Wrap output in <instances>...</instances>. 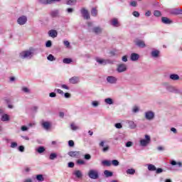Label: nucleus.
<instances>
[{
  "label": "nucleus",
  "mask_w": 182,
  "mask_h": 182,
  "mask_svg": "<svg viewBox=\"0 0 182 182\" xmlns=\"http://www.w3.org/2000/svg\"><path fill=\"white\" fill-rule=\"evenodd\" d=\"M88 177L92 178V180H97V178H99V172L97 170L90 169L88 172Z\"/></svg>",
  "instance_id": "nucleus-1"
},
{
  "label": "nucleus",
  "mask_w": 182,
  "mask_h": 182,
  "mask_svg": "<svg viewBox=\"0 0 182 182\" xmlns=\"http://www.w3.org/2000/svg\"><path fill=\"white\" fill-rule=\"evenodd\" d=\"M127 70V65L124 63H119L117 65V72L118 73H123Z\"/></svg>",
  "instance_id": "nucleus-2"
},
{
  "label": "nucleus",
  "mask_w": 182,
  "mask_h": 182,
  "mask_svg": "<svg viewBox=\"0 0 182 182\" xmlns=\"http://www.w3.org/2000/svg\"><path fill=\"white\" fill-rule=\"evenodd\" d=\"M33 56V52L31 50L23 51L20 53V58L21 59H26V58H32Z\"/></svg>",
  "instance_id": "nucleus-3"
},
{
  "label": "nucleus",
  "mask_w": 182,
  "mask_h": 182,
  "mask_svg": "<svg viewBox=\"0 0 182 182\" xmlns=\"http://www.w3.org/2000/svg\"><path fill=\"white\" fill-rule=\"evenodd\" d=\"M145 139H141L140 141V144L141 146H147V144H149L150 143V141H151V138H150V136L149 135H145Z\"/></svg>",
  "instance_id": "nucleus-4"
},
{
  "label": "nucleus",
  "mask_w": 182,
  "mask_h": 182,
  "mask_svg": "<svg viewBox=\"0 0 182 182\" xmlns=\"http://www.w3.org/2000/svg\"><path fill=\"white\" fill-rule=\"evenodd\" d=\"M27 21L28 18L25 16L19 17L17 20V23H18V25H25Z\"/></svg>",
  "instance_id": "nucleus-5"
},
{
  "label": "nucleus",
  "mask_w": 182,
  "mask_h": 182,
  "mask_svg": "<svg viewBox=\"0 0 182 182\" xmlns=\"http://www.w3.org/2000/svg\"><path fill=\"white\" fill-rule=\"evenodd\" d=\"M134 43L138 48H146V43L141 40L136 39L134 41Z\"/></svg>",
  "instance_id": "nucleus-6"
},
{
  "label": "nucleus",
  "mask_w": 182,
  "mask_h": 182,
  "mask_svg": "<svg viewBox=\"0 0 182 182\" xmlns=\"http://www.w3.org/2000/svg\"><path fill=\"white\" fill-rule=\"evenodd\" d=\"M81 14L84 19H90V15L89 14V11L86 9H82Z\"/></svg>",
  "instance_id": "nucleus-7"
},
{
  "label": "nucleus",
  "mask_w": 182,
  "mask_h": 182,
  "mask_svg": "<svg viewBox=\"0 0 182 182\" xmlns=\"http://www.w3.org/2000/svg\"><path fill=\"white\" fill-rule=\"evenodd\" d=\"M50 16H51V18H59V16H60V13L58 9L53 10L50 11Z\"/></svg>",
  "instance_id": "nucleus-8"
},
{
  "label": "nucleus",
  "mask_w": 182,
  "mask_h": 182,
  "mask_svg": "<svg viewBox=\"0 0 182 182\" xmlns=\"http://www.w3.org/2000/svg\"><path fill=\"white\" fill-rule=\"evenodd\" d=\"M145 117L147 120H153L154 119V112L151 111L146 112L145 113Z\"/></svg>",
  "instance_id": "nucleus-9"
},
{
  "label": "nucleus",
  "mask_w": 182,
  "mask_h": 182,
  "mask_svg": "<svg viewBox=\"0 0 182 182\" xmlns=\"http://www.w3.org/2000/svg\"><path fill=\"white\" fill-rule=\"evenodd\" d=\"M107 82L108 83H110L111 85H114V83L117 82V79L116 78V77L108 76L107 77Z\"/></svg>",
  "instance_id": "nucleus-10"
},
{
  "label": "nucleus",
  "mask_w": 182,
  "mask_h": 182,
  "mask_svg": "<svg viewBox=\"0 0 182 182\" xmlns=\"http://www.w3.org/2000/svg\"><path fill=\"white\" fill-rule=\"evenodd\" d=\"M140 59V55L133 53L130 55V60H132V62H136Z\"/></svg>",
  "instance_id": "nucleus-11"
},
{
  "label": "nucleus",
  "mask_w": 182,
  "mask_h": 182,
  "mask_svg": "<svg viewBox=\"0 0 182 182\" xmlns=\"http://www.w3.org/2000/svg\"><path fill=\"white\" fill-rule=\"evenodd\" d=\"M73 176H75L77 178H82L83 177V173L80 170H75L73 173Z\"/></svg>",
  "instance_id": "nucleus-12"
},
{
  "label": "nucleus",
  "mask_w": 182,
  "mask_h": 182,
  "mask_svg": "<svg viewBox=\"0 0 182 182\" xmlns=\"http://www.w3.org/2000/svg\"><path fill=\"white\" fill-rule=\"evenodd\" d=\"M48 36L50 38H56L58 36V31L56 30H50L48 31Z\"/></svg>",
  "instance_id": "nucleus-13"
},
{
  "label": "nucleus",
  "mask_w": 182,
  "mask_h": 182,
  "mask_svg": "<svg viewBox=\"0 0 182 182\" xmlns=\"http://www.w3.org/2000/svg\"><path fill=\"white\" fill-rule=\"evenodd\" d=\"M70 83H72V85H76V83H79L80 80L79 77H73L70 78Z\"/></svg>",
  "instance_id": "nucleus-14"
},
{
  "label": "nucleus",
  "mask_w": 182,
  "mask_h": 182,
  "mask_svg": "<svg viewBox=\"0 0 182 182\" xmlns=\"http://www.w3.org/2000/svg\"><path fill=\"white\" fill-rule=\"evenodd\" d=\"M102 31L103 30L100 27H94L92 28V32L94 33H95L96 35H99V34L102 33Z\"/></svg>",
  "instance_id": "nucleus-15"
},
{
  "label": "nucleus",
  "mask_w": 182,
  "mask_h": 182,
  "mask_svg": "<svg viewBox=\"0 0 182 182\" xmlns=\"http://www.w3.org/2000/svg\"><path fill=\"white\" fill-rule=\"evenodd\" d=\"M151 55L152 56V58H159V56H160V51L159 50H152L151 53Z\"/></svg>",
  "instance_id": "nucleus-16"
},
{
  "label": "nucleus",
  "mask_w": 182,
  "mask_h": 182,
  "mask_svg": "<svg viewBox=\"0 0 182 182\" xmlns=\"http://www.w3.org/2000/svg\"><path fill=\"white\" fill-rule=\"evenodd\" d=\"M96 60L100 65H107V63H109V60L96 58Z\"/></svg>",
  "instance_id": "nucleus-17"
},
{
  "label": "nucleus",
  "mask_w": 182,
  "mask_h": 182,
  "mask_svg": "<svg viewBox=\"0 0 182 182\" xmlns=\"http://www.w3.org/2000/svg\"><path fill=\"white\" fill-rule=\"evenodd\" d=\"M68 156L70 157H79V151H70L68 152Z\"/></svg>",
  "instance_id": "nucleus-18"
},
{
  "label": "nucleus",
  "mask_w": 182,
  "mask_h": 182,
  "mask_svg": "<svg viewBox=\"0 0 182 182\" xmlns=\"http://www.w3.org/2000/svg\"><path fill=\"white\" fill-rule=\"evenodd\" d=\"M127 123L130 129H136V127H137V124H136L133 121H128Z\"/></svg>",
  "instance_id": "nucleus-19"
},
{
  "label": "nucleus",
  "mask_w": 182,
  "mask_h": 182,
  "mask_svg": "<svg viewBox=\"0 0 182 182\" xmlns=\"http://www.w3.org/2000/svg\"><path fill=\"white\" fill-rule=\"evenodd\" d=\"M161 21H162L163 23H166V24H170V23H172V22H173V21H171V20H170L167 17H162Z\"/></svg>",
  "instance_id": "nucleus-20"
},
{
  "label": "nucleus",
  "mask_w": 182,
  "mask_h": 182,
  "mask_svg": "<svg viewBox=\"0 0 182 182\" xmlns=\"http://www.w3.org/2000/svg\"><path fill=\"white\" fill-rule=\"evenodd\" d=\"M164 86H166V89L168 92H173L174 90L173 86L168 85L167 82H164Z\"/></svg>",
  "instance_id": "nucleus-21"
},
{
  "label": "nucleus",
  "mask_w": 182,
  "mask_h": 182,
  "mask_svg": "<svg viewBox=\"0 0 182 182\" xmlns=\"http://www.w3.org/2000/svg\"><path fill=\"white\" fill-rule=\"evenodd\" d=\"M2 122H9V115L4 114L1 116Z\"/></svg>",
  "instance_id": "nucleus-22"
},
{
  "label": "nucleus",
  "mask_w": 182,
  "mask_h": 182,
  "mask_svg": "<svg viewBox=\"0 0 182 182\" xmlns=\"http://www.w3.org/2000/svg\"><path fill=\"white\" fill-rule=\"evenodd\" d=\"M170 79L172 80H178V79H180V76H178L177 74H171L170 75Z\"/></svg>",
  "instance_id": "nucleus-23"
},
{
  "label": "nucleus",
  "mask_w": 182,
  "mask_h": 182,
  "mask_svg": "<svg viewBox=\"0 0 182 182\" xmlns=\"http://www.w3.org/2000/svg\"><path fill=\"white\" fill-rule=\"evenodd\" d=\"M104 174H105V177H112L113 176V172H112L110 171L105 170L104 171Z\"/></svg>",
  "instance_id": "nucleus-24"
},
{
  "label": "nucleus",
  "mask_w": 182,
  "mask_h": 182,
  "mask_svg": "<svg viewBox=\"0 0 182 182\" xmlns=\"http://www.w3.org/2000/svg\"><path fill=\"white\" fill-rule=\"evenodd\" d=\"M36 151H37V153H39L40 154H41V153H43L45 151V147L39 146L38 148H37L36 149Z\"/></svg>",
  "instance_id": "nucleus-25"
},
{
  "label": "nucleus",
  "mask_w": 182,
  "mask_h": 182,
  "mask_svg": "<svg viewBox=\"0 0 182 182\" xmlns=\"http://www.w3.org/2000/svg\"><path fill=\"white\" fill-rule=\"evenodd\" d=\"M42 126L46 130H49V128L50 127V124H49V122H43L42 124Z\"/></svg>",
  "instance_id": "nucleus-26"
},
{
  "label": "nucleus",
  "mask_w": 182,
  "mask_h": 182,
  "mask_svg": "<svg viewBox=\"0 0 182 182\" xmlns=\"http://www.w3.org/2000/svg\"><path fill=\"white\" fill-rule=\"evenodd\" d=\"M148 170H149V171H156V166L153 164H149L148 165Z\"/></svg>",
  "instance_id": "nucleus-27"
},
{
  "label": "nucleus",
  "mask_w": 182,
  "mask_h": 182,
  "mask_svg": "<svg viewBox=\"0 0 182 182\" xmlns=\"http://www.w3.org/2000/svg\"><path fill=\"white\" fill-rule=\"evenodd\" d=\"M112 25L116 27L119 26V21L117 20V18L112 19Z\"/></svg>",
  "instance_id": "nucleus-28"
},
{
  "label": "nucleus",
  "mask_w": 182,
  "mask_h": 182,
  "mask_svg": "<svg viewBox=\"0 0 182 182\" xmlns=\"http://www.w3.org/2000/svg\"><path fill=\"white\" fill-rule=\"evenodd\" d=\"M102 163L104 166H107V167H110V166H112V162H110V161L105 160L102 161Z\"/></svg>",
  "instance_id": "nucleus-29"
},
{
  "label": "nucleus",
  "mask_w": 182,
  "mask_h": 182,
  "mask_svg": "<svg viewBox=\"0 0 182 182\" xmlns=\"http://www.w3.org/2000/svg\"><path fill=\"white\" fill-rule=\"evenodd\" d=\"M36 180H38V181H43L45 180V178H43V175L42 174L37 175Z\"/></svg>",
  "instance_id": "nucleus-30"
},
{
  "label": "nucleus",
  "mask_w": 182,
  "mask_h": 182,
  "mask_svg": "<svg viewBox=\"0 0 182 182\" xmlns=\"http://www.w3.org/2000/svg\"><path fill=\"white\" fill-rule=\"evenodd\" d=\"M91 15L92 16H97V9H96V8H92L91 11Z\"/></svg>",
  "instance_id": "nucleus-31"
},
{
  "label": "nucleus",
  "mask_w": 182,
  "mask_h": 182,
  "mask_svg": "<svg viewBox=\"0 0 182 182\" xmlns=\"http://www.w3.org/2000/svg\"><path fill=\"white\" fill-rule=\"evenodd\" d=\"M63 63H65L67 65H69V63H72L73 60L71 58H64L63 60Z\"/></svg>",
  "instance_id": "nucleus-32"
},
{
  "label": "nucleus",
  "mask_w": 182,
  "mask_h": 182,
  "mask_svg": "<svg viewBox=\"0 0 182 182\" xmlns=\"http://www.w3.org/2000/svg\"><path fill=\"white\" fill-rule=\"evenodd\" d=\"M105 102L107 105H113V100L112 98H106Z\"/></svg>",
  "instance_id": "nucleus-33"
},
{
  "label": "nucleus",
  "mask_w": 182,
  "mask_h": 182,
  "mask_svg": "<svg viewBox=\"0 0 182 182\" xmlns=\"http://www.w3.org/2000/svg\"><path fill=\"white\" fill-rule=\"evenodd\" d=\"M66 4L67 5H74L76 4V0H67Z\"/></svg>",
  "instance_id": "nucleus-34"
},
{
  "label": "nucleus",
  "mask_w": 182,
  "mask_h": 182,
  "mask_svg": "<svg viewBox=\"0 0 182 182\" xmlns=\"http://www.w3.org/2000/svg\"><path fill=\"white\" fill-rule=\"evenodd\" d=\"M56 157H58V155H56V154L55 153H52L51 154H50V160H55V159H56Z\"/></svg>",
  "instance_id": "nucleus-35"
},
{
  "label": "nucleus",
  "mask_w": 182,
  "mask_h": 182,
  "mask_svg": "<svg viewBox=\"0 0 182 182\" xmlns=\"http://www.w3.org/2000/svg\"><path fill=\"white\" fill-rule=\"evenodd\" d=\"M47 59H48V60H50V62H53V60H56V58H55V57L53 55H51V54H50L48 56Z\"/></svg>",
  "instance_id": "nucleus-36"
},
{
  "label": "nucleus",
  "mask_w": 182,
  "mask_h": 182,
  "mask_svg": "<svg viewBox=\"0 0 182 182\" xmlns=\"http://www.w3.org/2000/svg\"><path fill=\"white\" fill-rule=\"evenodd\" d=\"M136 173V171L133 168L127 170V173L128 174H134Z\"/></svg>",
  "instance_id": "nucleus-37"
},
{
  "label": "nucleus",
  "mask_w": 182,
  "mask_h": 182,
  "mask_svg": "<svg viewBox=\"0 0 182 182\" xmlns=\"http://www.w3.org/2000/svg\"><path fill=\"white\" fill-rule=\"evenodd\" d=\"M154 16H161V12L160 11L156 10L154 12Z\"/></svg>",
  "instance_id": "nucleus-38"
},
{
  "label": "nucleus",
  "mask_w": 182,
  "mask_h": 182,
  "mask_svg": "<svg viewBox=\"0 0 182 182\" xmlns=\"http://www.w3.org/2000/svg\"><path fill=\"white\" fill-rule=\"evenodd\" d=\"M46 48H51L52 47V41L48 40L46 43Z\"/></svg>",
  "instance_id": "nucleus-39"
},
{
  "label": "nucleus",
  "mask_w": 182,
  "mask_h": 182,
  "mask_svg": "<svg viewBox=\"0 0 182 182\" xmlns=\"http://www.w3.org/2000/svg\"><path fill=\"white\" fill-rule=\"evenodd\" d=\"M51 2H53V0H46L45 1H41V4H43L44 5H48L50 4Z\"/></svg>",
  "instance_id": "nucleus-40"
},
{
  "label": "nucleus",
  "mask_w": 182,
  "mask_h": 182,
  "mask_svg": "<svg viewBox=\"0 0 182 182\" xmlns=\"http://www.w3.org/2000/svg\"><path fill=\"white\" fill-rule=\"evenodd\" d=\"M70 127L72 130H77V129H79V127L75 125L73 123L71 124Z\"/></svg>",
  "instance_id": "nucleus-41"
},
{
  "label": "nucleus",
  "mask_w": 182,
  "mask_h": 182,
  "mask_svg": "<svg viewBox=\"0 0 182 182\" xmlns=\"http://www.w3.org/2000/svg\"><path fill=\"white\" fill-rule=\"evenodd\" d=\"M92 105L94 107H97V106H99V102L97 101H93L92 102Z\"/></svg>",
  "instance_id": "nucleus-42"
},
{
  "label": "nucleus",
  "mask_w": 182,
  "mask_h": 182,
  "mask_svg": "<svg viewBox=\"0 0 182 182\" xmlns=\"http://www.w3.org/2000/svg\"><path fill=\"white\" fill-rule=\"evenodd\" d=\"M68 146H70V147H73L75 146V142L73 141V140H70L68 141Z\"/></svg>",
  "instance_id": "nucleus-43"
},
{
  "label": "nucleus",
  "mask_w": 182,
  "mask_h": 182,
  "mask_svg": "<svg viewBox=\"0 0 182 182\" xmlns=\"http://www.w3.org/2000/svg\"><path fill=\"white\" fill-rule=\"evenodd\" d=\"M113 166H119V161L114 159L112 161Z\"/></svg>",
  "instance_id": "nucleus-44"
},
{
  "label": "nucleus",
  "mask_w": 182,
  "mask_h": 182,
  "mask_svg": "<svg viewBox=\"0 0 182 182\" xmlns=\"http://www.w3.org/2000/svg\"><path fill=\"white\" fill-rule=\"evenodd\" d=\"M18 146V144L16 142H12L11 144V149H15V147Z\"/></svg>",
  "instance_id": "nucleus-45"
},
{
  "label": "nucleus",
  "mask_w": 182,
  "mask_h": 182,
  "mask_svg": "<svg viewBox=\"0 0 182 182\" xmlns=\"http://www.w3.org/2000/svg\"><path fill=\"white\" fill-rule=\"evenodd\" d=\"M133 15L135 16V18H139V16H140V13L138 11H134Z\"/></svg>",
  "instance_id": "nucleus-46"
},
{
  "label": "nucleus",
  "mask_w": 182,
  "mask_h": 182,
  "mask_svg": "<svg viewBox=\"0 0 182 182\" xmlns=\"http://www.w3.org/2000/svg\"><path fill=\"white\" fill-rule=\"evenodd\" d=\"M115 127L117 129H122V127H123V126H122L121 123H117V124H115Z\"/></svg>",
  "instance_id": "nucleus-47"
},
{
  "label": "nucleus",
  "mask_w": 182,
  "mask_h": 182,
  "mask_svg": "<svg viewBox=\"0 0 182 182\" xmlns=\"http://www.w3.org/2000/svg\"><path fill=\"white\" fill-rule=\"evenodd\" d=\"M132 146H133V142L132 141L127 142L126 147H132Z\"/></svg>",
  "instance_id": "nucleus-48"
},
{
  "label": "nucleus",
  "mask_w": 182,
  "mask_h": 182,
  "mask_svg": "<svg viewBox=\"0 0 182 182\" xmlns=\"http://www.w3.org/2000/svg\"><path fill=\"white\" fill-rule=\"evenodd\" d=\"M131 6H137V1H133L130 3Z\"/></svg>",
  "instance_id": "nucleus-49"
},
{
  "label": "nucleus",
  "mask_w": 182,
  "mask_h": 182,
  "mask_svg": "<svg viewBox=\"0 0 182 182\" xmlns=\"http://www.w3.org/2000/svg\"><path fill=\"white\" fill-rule=\"evenodd\" d=\"M68 167H70V168H73V167H75V163L73 162L68 163Z\"/></svg>",
  "instance_id": "nucleus-50"
},
{
  "label": "nucleus",
  "mask_w": 182,
  "mask_h": 182,
  "mask_svg": "<svg viewBox=\"0 0 182 182\" xmlns=\"http://www.w3.org/2000/svg\"><path fill=\"white\" fill-rule=\"evenodd\" d=\"M28 127H26V126H23V127H21V130L22 131V132H26V131H28Z\"/></svg>",
  "instance_id": "nucleus-51"
},
{
  "label": "nucleus",
  "mask_w": 182,
  "mask_h": 182,
  "mask_svg": "<svg viewBox=\"0 0 182 182\" xmlns=\"http://www.w3.org/2000/svg\"><path fill=\"white\" fill-rule=\"evenodd\" d=\"M160 173H163V168H159L156 169V174H160Z\"/></svg>",
  "instance_id": "nucleus-52"
},
{
  "label": "nucleus",
  "mask_w": 182,
  "mask_h": 182,
  "mask_svg": "<svg viewBox=\"0 0 182 182\" xmlns=\"http://www.w3.org/2000/svg\"><path fill=\"white\" fill-rule=\"evenodd\" d=\"M18 150H19V151L23 152V151H25V147L23 146H20L18 147Z\"/></svg>",
  "instance_id": "nucleus-53"
},
{
  "label": "nucleus",
  "mask_w": 182,
  "mask_h": 182,
  "mask_svg": "<svg viewBox=\"0 0 182 182\" xmlns=\"http://www.w3.org/2000/svg\"><path fill=\"white\" fill-rule=\"evenodd\" d=\"M77 164H85V161L79 159L77 161Z\"/></svg>",
  "instance_id": "nucleus-54"
},
{
  "label": "nucleus",
  "mask_w": 182,
  "mask_h": 182,
  "mask_svg": "<svg viewBox=\"0 0 182 182\" xmlns=\"http://www.w3.org/2000/svg\"><path fill=\"white\" fill-rule=\"evenodd\" d=\"M132 112L134 113H137V112H139V107H134L133 109H132Z\"/></svg>",
  "instance_id": "nucleus-55"
},
{
  "label": "nucleus",
  "mask_w": 182,
  "mask_h": 182,
  "mask_svg": "<svg viewBox=\"0 0 182 182\" xmlns=\"http://www.w3.org/2000/svg\"><path fill=\"white\" fill-rule=\"evenodd\" d=\"M63 43L67 48H69V46H70V43H69V41H64Z\"/></svg>",
  "instance_id": "nucleus-56"
},
{
  "label": "nucleus",
  "mask_w": 182,
  "mask_h": 182,
  "mask_svg": "<svg viewBox=\"0 0 182 182\" xmlns=\"http://www.w3.org/2000/svg\"><path fill=\"white\" fill-rule=\"evenodd\" d=\"M175 14H176L177 15H180L182 14V10L181 9H177L175 11Z\"/></svg>",
  "instance_id": "nucleus-57"
},
{
  "label": "nucleus",
  "mask_w": 182,
  "mask_h": 182,
  "mask_svg": "<svg viewBox=\"0 0 182 182\" xmlns=\"http://www.w3.org/2000/svg\"><path fill=\"white\" fill-rule=\"evenodd\" d=\"M85 160H90V159H91L90 154H85Z\"/></svg>",
  "instance_id": "nucleus-58"
},
{
  "label": "nucleus",
  "mask_w": 182,
  "mask_h": 182,
  "mask_svg": "<svg viewBox=\"0 0 182 182\" xmlns=\"http://www.w3.org/2000/svg\"><path fill=\"white\" fill-rule=\"evenodd\" d=\"M171 132H173V133L177 134V129L174 127L171 128Z\"/></svg>",
  "instance_id": "nucleus-59"
},
{
  "label": "nucleus",
  "mask_w": 182,
  "mask_h": 182,
  "mask_svg": "<svg viewBox=\"0 0 182 182\" xmlns=\"http://www.w3.org/2000/svg\"><path fill=\"white\" fill-rule=\"evenodd\" d=\"M122 62H127V55H124L122 58Z\"/></svg>",
  "instance_id": "nucleus-60"
},
{
  "label": "nucleus",
  "mask_w": 182,
  "mask_h": 182,
  "mask_svg": "<svg viewBox=\"0 0 182 182\" xmlns=\"http://www.w3.org/2000/svg\"><path fill=\"white\" fill-rule=\"evenodd\" d=\"M22 90L26 93H29V89H28V87H23Z\"/></svg>",
  "instance_id": "nucleus-61"
},
{
  "label": "nucleus",
  "mask_w": 182,
  "mask_h": 182,
  "mask_svg": "<svg viewBox=\"0 0 182 182\" xmlns=\"http://www.w3.org/2000/svg\"><path fill=\"white\" fill-rule=\"evenodd\" d=\"M49 96H50V97H56V93L50 92Z\"/></svg>",
  "instance_id": "nucleus-62"
},
{
  "label": "nucleus",
  "mask_w": 182,
  "mask_h": 182,
  "mask_svg": "<svg viewBox=\"0 0 182 182\" xmlns=\"http://www.w3.org/2000/svg\"><path fill=\"white\" fill-rule=\"evenodd\" d=\"M109 150V146H105L102 149V151L106 152Z\"/></svg>",
  "instance_id": "nucleus-63"
},
{
  "label": "nucleus",
  "mask_w": 182,
  "mask_h": 182,
  "mask_svg": "<svg viewBox=\"0 0 182 182\" xmlns=\"http://www.w3.org/2000/svg\"><path fill=\"white\" fill-rule=\"evenodd\" d=\"M24 182H32V179L27 178V179L24 180Z\"/></svg>",
  "instance_id": "nucleus-64"
}]
</instances>
